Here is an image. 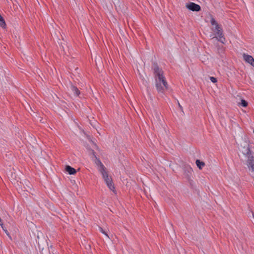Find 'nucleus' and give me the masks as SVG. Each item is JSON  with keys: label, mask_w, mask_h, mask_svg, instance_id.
I'll use <instances>...</instances> for the list:
<instances>
[{"label": "nucleus", "mask_w": 254, "mask_h": 254, "mask_svg": "<svg viewBox=\"0 0 254 254\" xmlns=\"http://www.w3.org/2000/svg\"><path fill=\"white\" fill-rule=\"evenodd\" d=\"M153 68L155 76L156 88L158 93H163L168 88L167 82L163 76V72L156 64H154Z\"/></svg>", "instance_id": "f257e3e1"}, {"label": "nucleus", "mask_w": 254, "mask_h": 254, "mask_svg": "<svg viewBox=\"0 0 254 254\" xmlns=\"http://www.w3.org/2000/svg\"><path fill=\"white\" fill-rule=\"evenodd\" d=\"M210 22L212 25L215 26V28L213 30L216 32L217 36H216L215 38L219 42H221L222 43H224L225 41V38L224 37L222 28L213 18L211 19Z\"/></svg>", "instance_id": "f03ea898"}, {"label": "nucleus", "mask_w": 254, "mask_h": 254, "mask_svg": "<svg viewBox=\"0 0 254 254\" xmlns=\"http://www.w3.org/2000/svg\"><path fill=\"white\" fill-rule=\"evenodd\" d=\"M241 151L246 157V160L252 159L254 158L253 153L251 150L249 145L245 143L243 146H242Z\"/></svg>", "instance_id": "7ed1b4c3"}, {"label": "nucleus", "mask_w": 254, "mask_h": 254, "mask_svg": "<svg viewBox=\"0 0 254 254\" xmlns=\"http://www.w3.org/2000/svg\"><path fill=\"white\" fill-rule=\"evenodd\" d=\"M241 151L246 157V160L252 159L254 158L253 153L251 150L249 145L245 143L243 146H242Z\"/></svg>", "instance_id": "20e7f679"}, {"label": "nucleus", "mask_w": 254, "mask_h": 254, "mask_svg": "<svg viewBox=\"0 0 254 254\" xmlns=\"http://www.w3.org/2000/svg\"><path fill=\"white\" fill-rule=\"evenodd\" d=\"M101 174L102 175V177L108 188L111 190L114 191L115 187L113 184L112 180L111 178L109 177L106 170L101 172Z\"/></svg>", "instance_id": "39448f33"}, {"label": "nucleus", "mask_w": 254, "mask_h": 254, "mask_svg": "<svg viewBox=\"0 0 254 254\" xmlns=\"http://www.w3.org/2000/svg\"><path fill=\"white\" fill-rule=\"evenodd\" d=\"M90 153H91L94 157L95 158V163L96 165L98 167V170L101 173L105 170H106V167L104 166L103 163L101 162V161L99 160V159L97 158V157L96 156L95 152L93 150H90Z\"/></svg>", "instance_id": "423d86ee"}, {"label": "nucleus", "mask_w": 254, "mask_h": 254, "mask_svg": "<svg viewBox=\"0 0 254 254\" xmlns=\"http://www.w3.org/2000/svg\"><path fill=\"white\" fill-rule=\"evenodd\" d=\"M246 162L251 175L254 178V158L252 159L246 160Z\"/></svg>", "instance_id": "0eeeda50"}, {"label": "nucleus", "mask_w": 254, "mask_h": 254, "mask_svg": "<svg viewBox=\"0 0 254 254\" xmlns=\"http://www.w3.org/2000/svg\"><path fill=\"white\" fill-rule=\"evenodd\" d=\"M186 7L193 11H199L200 10V6L195 3L193 2H190L186 4Z\"/></svg>", "instance_id": "6e6552de"}, {"label": "nucleus", "mask_w": 254, "mask_h": 254, "mask_svg": "<svg viewBox=\"0 0 254 254\" xmlns=\"http://www.w3.org/2000/svg\"><path fill=\"white\" fill-rule=\"evenodd\" d=\"M243 57L244 61L250 64L254 67V59L252 56L246 54H243Z\"/></svg>", "instance_id": "1a4fd4ad"}, {"label": "nucleus", "mask_w": 254, "mask_h": 254, "mask_svg": "<svg viewBox=\"0 0 254 254\" xmlns=\"http://www.w3.org/2000/svg\"><path fill=\"white\" fill-rule=\"evenodd\" d=\"M65 170L70 175H73L76 172V171L75 169L69 166H66L65 167Z\"/></svg>", "instance_id": "9d476101"}, {"label": "nucleus", "mask_w": 254, "mask_h": 254, "mask_svg": "<svg viewBox=\"0 0 254 254\" xmlns=\"http://www.w3.org/2000/svg\"><path fill=\"white\" fill-rule=\"evenodd\" d=\"M71 89L75 95L78 96L80 94V91L78 89L72 84H71Z\"/></svg>", "instance_id": "9b49d317"}, {"label": "nucleus", "mask_w": 254, "mask_h": 254, "mask_svg": "<svg viewBox=\"0 0 254 254\" xmlns=\"http://www.w3.org/2000/svg\"><path fill=\"white\" fill-rule=\"evenodd\" d=\"M196 165L199 169H202V168L205 166L204 162L197 159L195 162Z\"/></svg>", "instance_id": "f8f14e48"}, {"label": "nucleus", "mask_w": 254, "mask_h": 254, "mask_svg": "<svg viewBox=\"0 0 254 254\" xmlns=\"http://www.w3.org/2000/svg\"><path fill=\"white\" fill-rule=\"evenodd\" d=\"M0 26L2 28H5L6 24L3 17L0 14Z\"/></svg>", "instance_id": "ddd939ff"}, {"label": "nucleus", "mask_w": 254, "mask_h": 254, "mask_svg": "<svg viewBox=\"0 0 254 254\" xmlns=\"http://www.w3.org/2000/svg\"><path fill=\"white\" fill-rule=\"evenodd\" d=\"M155 117H156V119H154V121H156L157 122H160V117H161V116L160 115L157 113V112H155Z\"/></svg>", "instance_id": "4468645a"}, {"label": "nucleus", "mask_w": 254, "mask_h": 254, "mask_svg": "<svg viewBox=\"0 0 254 254\" xmlns=\"http://www.w3.org/2000/svg\"><path fill=\"white\" fill-rule=\"evenodd\" d=\"M241 105L244 107H246L248 106V103L246 101H245V100H241Z\"/></svg>", "instance_id": "2eb2a0df"}, {"label": "nucleus", "mask_w": 254, "mask_h": 254, "mask_svg": "<svg viewBox=\"0 0 254 254\" xmlns=\"http://www.w3.org/2000/svg\"><path fill=\"white\" fill-rule=\"evenodd\" d=\"M99 230L101 233L105 235L108 238H110L106 232L103 229V228L99 227Z\"/></svg>", "instance_id": "dca6fc26"}, {"label": "nucleus", "mask_w": 254, "mask_h": 254, "mask_svg": "<svg viewBox=\"0 0 254 254\" xmlns=\"http://www.w3.org/2000/svg\"><path fill=\"white\" fill-rule=\"evenodd\" d=\"M210 79L211 81L213 83H215L217 82V79L214 77H210Z\"/></svg>", "instance_id": "f3484780"}, {"label": "nucleus", "mask_w": 254, "mask_h": 254, "mask_svg": "<svg viewBox=\"0 0 254 254\" xmlns=\"http://www.w3.org/2000/svg\"><path fill=\"white\" fill-rule=\"evenodd\" d=\"M178 106H179V107L180 108V109L183 111V107L182 106L180 105V103L178 101Z\"/></svg>", "instance_id": "a211bd4d"}, {"label": "nucleus", "mask_w": 254, "mask_h": 254, "mask_svg": "<svg viewBox=\"0 0 254 254\" xmlns=\"http://www.w3.org/2000/svg\"><path fill=\"white\" fill-rule=\"evenodd\" d=\"M189 169H190V171H189V172H190V171L191 172L192 171L191 168H190Z\"/></svg>", "instance_id": "6ab92c4d"}, {"label": "nucleus", "mask_w": 254, "mask_h": 254, "mask_svg": "<svg viewBox=\"0 0 254 254\" xmlns=\"http://www.w3.org/2000/svg\"><path fill=\"white\" fill-rule=\"evenodd\" d=\"M4 231H5V233H6V234H7V235H8V233H7V230H4Z\"/></svg>", "instance_id": "aec40b11"}]
</instances>
